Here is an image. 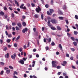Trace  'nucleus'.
I'll list each match as a JSON object with an SVG mask.
<instances>
[{
  "label": "nucleus",
  "mask_w": 78,
  "mask_h": 78,
  "mask_svg": "<svg viewBox=\"0 0 78 78\" xmlns=\"http://www.w3.org/2000/svg\"><path fill=\"white\" fill-rule=\"evenodd\" d=\"M31 5H32V7H35V4H34L33 3H32L31 4Z\"/></svg>",
  "instance_id": "nucleus-50"
},
{
  "label": "nucleus",
  "mask_w": 78,
  "mask_h": 78,
  "mask_svg": "<svg viewBox=\"0 0 78 78\" xmlns=\"http://www.w3.org/2000/svg\"><path fill=\"white\" fill-rule=\"evenodd\" d=\"M23 50V48H20L19 49V51L20 52H21Z\"/></svg>",
  "instance_id": "nucleus-40"
},
{
  "label": "nucleus",
  "mask_w": 78,
  "mask_h": 78,
  "mask_svg": "<svg viewBox=\"0 0 78 78\" xmlns=\"http://www.w3.org/2000/svg\"><path fill=\"white\" fill-rule=\"evenodd\" d=\"M34 17L36 18H38L39 17V16L37 14H36L34 16Z\"/></svg>",
  "instance_id": "nucleus-16"
},
{
  "label": "nucleus",
  "mask_w": 78,
  "mask_h": 78,
  "mask_svg": "<svg viewBox=\"0 0 78 78\" xmlns=\"http://www.w3.org/2000/svg\"><path fill=\"white\" fill-rule=\"evenodd\" d=\"M4 17L5 18H7L8 17V16L7 15H5L4 16Z\"/></svg>",
  "instance_id": "nucleus-49"
},
{
  "label": "nucleus",
  "mask_w": 78,
  "mask_h": 78,
  "mask_svg": "<svg viewBox=\"0 0 78 78\" xmlns=\"http://www.w3.org/2000/svg\"><path fill=\"white\" fill-rule=\"evenodd\" d=\"M57 29L59 30H62V29L59 27L57 26Z\"/></svg>",
  "instance_id": "nucleus-12"
},
{
  "label": "nucleus",
  "mask_w": 78,
  "mask_h": 78,
  "mask_svg": "<svg viewBox=\"0 0 78 78\" xmlns=\"http://www.w3.org/2000/svg\"><path fill=\"white\" fill-rule=\"evenodd\" d=\"M38 35V32H36V36Z\"/></svg>",
  "instance_id": "nucleus-55"
},
{
  "label": "nucleus",
  "mask_w": 78,
  "mask_h": 78,
  "mask_svg": "<svg viewBox=\"0 0 78 78\" xmlns=\"http://www.w3.org/2000/svg\"><path fill=\"white\" fill-rule=\"evenodd\" d=\"M0 64L2 65V66H4L5 63L3 62H0Z\"/></svg>",
  "instance_id": "nucleus-26"
},
{
  "label": "nucleus",
  "mask_w": 78,
  "mask_h": 78,
  "mask_svg": "<svg viewBox=\"0 0 78 78\" xmlns=\"http://www.w3.org/2000/svg\"><path fill=\"white\" fill-rule=\"evenodd\" d=\"M24 5V4H21V5L20 6V8H21V9H22V8H23V6Z\"/></svg>",
  "instance_id": "nucleus-28"
},
{
  "label": "nucleus",
  "mask_w": 78,
  "mask_h": 78,
  "mask_svg": "<svg viewBox=\"0 0 78 78\" xmlns=\"http://www.w3.org/2000/svg\"><path fill=\"white\" fill-rule=\"evenodd\" d=\"M58 13L60 14V15H63V13L61 11H59L58 12Z\"/></svg>",
  "instance_id": "nucleus-18"
},
{
  "label": "nucleus",
  "mask_w": 78,
  "mask_h": 78,
  "mask_svg": "<svg viewBox=\"0 0 78 78\" xmlns=\"http://www.w3.org/2000/svg\"><path fill=\"white\" fill-rule=\"evenodd\" d=\"M66 5H64L63 6V9H66Z\"/></svg>",
  "instance_id": "nucleus-20"
},
{
  "label": "nucleus",
  "mask_w": 78,
  "mask_h": 78,
  "mask_svg": "<svg viewBox=\"0 0 78 78\" xmlns=\"http://www.w3.org/2000/svg\"><path fill=\"white\" fill-rule=\"evenodd\" d=\"M21 9H23L24 10H26L27 9V8L25 6H24V7H23Z\"/></svg>",
  "instance_id": "nucleus-42"
},
{
  "label": "nucleus",
  "mask_w": 78,
  "mask_h": 78,
  "mask_svg": "<svg viewBox=\"0 0 78 78\" xmlns=\"http://www.w3.org/2000/svg\"><path fill=\"white\" fill-rule=\"evenodd\" d=\"M36 51V49H33V51L34 52H35Z\"/></svg>",
  "instance_id": "nucleus-63"
},
{
  "label": "nucleus",
  "mask_w": 78,
  "mask_h": 78,
  "mask_svg": "<svg viewBox=\"0 0 78 78\" xmlns=\"http://www.w3.org/2000/svg\"><path fill=\"white\" fill-rule=\"evenodd\" d=\"M57 69H60L61 68V67L60 66H58L57 67Z\"/></svg>",
  "instance_id": "nucleus-59"
},
{
  "label": "nucleus",
  "mask_w": 78,
  "mask_h": 78,
  "mask_svg": "<svg viewBox=\"0 0 78 78\" xmlns=\"http://www.w3.org/2000/svg\"><path fill=\"white\" fill-rule=\"evenodd\" d=\"M33 78H37L36 76H35L34 75L33 76Z\"/></svg>",
  "instance_id": "nucleus-61"
},
{
  "label": "nucleus",
  "mask_w": 78,
  "mask_h": 78,
  "mask_svg": "<svg viewBox=\"0 0 78 78\" xmlns=\"http://www.w3.org/2000/svg\"><path fill=\"white\" fill-rule=\"evenodd\" d=\"M44 42H46V39L45 38H44Z\"/></svg>",
  "instance_id": "nucleus-62"
},
{
  "label": "nucleus",
  "mask_w": 78,
  "mask_h": 78,
  "mask_svg": "<svg viewBox=\"0 0 78 78\" xmlns=\"http://www.w3.org/2000/svg\"><path fill=\"white\" fill-rule=\"evenodd\" d=\"M4 73V71L3 70L2 71L1 73H0V74L1 75H3V73Z\"/></svg>",
  "instance_id": "nucleus-46"
},
{
  "label": "nucleus",
  "mask_w": 78,
  "mask_h": 78,
  "mask_svg": "<svg viewBox=\"0 0 78 78\" xmlns=\"http://www.w3.org/2000/svg\"><path fill=\"white\" fill-rule=\"evenodd\" d=\"M7 36L9 37H12V35L11 34H9Z\"/></svg>",
  "instance_id": "nucleus-29"
},
{
  "label": "nucleus",
  "mask_w": 78,
  "mask_h": 78,
  "mask_svg": "<svg viewBox=\"0 0 78 78\" xmlns=\"http://www.w3.org/2000/svg\"><path fill=\"white\" fill-rule=\"evenodd\" d=\"M74 34L75 35H76L78 34V32L77 31H75L74 32Z\"/></svg>",
  "instance_id": "nucleus-23"
},
{
  "label": "nucleus",
  "mask_w": 78,
  "mask_h": 78,
  "mask_svg": "<svg viewBox=\"0 0 78 78\" xmlns=\"http://www.w3.org/2000/svg\"><path fill=\"white\" fill-rule=\"evenodd\" d=\"M51 22L53 24L55 23L57 21L55 19H52L51 20Z\"/></svg>",
  "instance_id": "nucleus-2"
},
{
  "label": "nucleus",
  "mask_w": 78,
  "mask_h": 78,
  "mask_svg": "<svg viewBox=\"0 0 78 78\" xmlns=\"http://www.w3.org/2000/svg\"><path fill=\"white\" fill-rule=\"evenodd\" d=\"M9 69H12V70H13V68L11 66H9Z\"/></svg>",
  "instance_id": "nucleus-35"
},
{
  "label": "nucleus",
  "mask_w": 78,
  "mask_h": 78,
  "mask_svg": "<svg viewBox=\"0 0 78 78\" xmlns=\"http://www.w3.org/2000/svg\"><path fill=\"white\" fill-rule=\"evenodd\" d=\"M71 39L73 41H74V37H70Z\"/></svg>",
  "instance_id": "nucleus-39"
},
{
  "label": "nucleus",
  "mask_w": 78,
  "mask_h": 78,
  "mask_svg": "<svg viewBox=\"0 0 78 78\" xmlns=\"http://www.w3.org/2000/svg\"><path fill=\"white\" fill-rule=\"evenodd\" d=\"M28 30V29L27 28H25L24 29L22 30V32L24 33L25 32H26Z\"/></svg>",
  "instance_id": "nucleus-5"
},
{
  "label": "nucleus",
  "mask_w": 78,
  "mask_h": 78,
  "mask_svg": "<svg viewBox=\"0 0 78 78\" xmlns=\"http://www.w3.org/2000/svg\"><path fill=\"white\" fill-rule=\"evenodd\" d=\"M73 43L75 46H77V43H76V42L75 41H74V42H73Z\"/></svg>",
  "instance_id": "nucleus-24"
},
{
  "label": "nucleus",
  "mask_w": 78,
  "mask_h": 78,
  "mask_svg": "<svg viewBox=\"0 0 78 78\" xmlns=\"http://www.w3.org/2000/svg\"><path fill=\"white\" fill-rule=\"evenodd\" d=\"M56 62L55 61H52V67H56L57 65L55 64Z\"/></svg>",
  "instance_id": "nucleus-4"
},
{
  "label": "nucleus",
  "mask_w": 78,
  "mask_h": 78,
  "mask_svg": "<svg viewBox=\"0 0 78 78\" xmlns=\"http://www.w3.org/2000/svg\"><path fill=\"white\" fill-rule=\"evenodd\" d=\"M11 40L10 39H8L6 40V42L8 43H9L10 41H11Z\"/></svg>",
  "instance_id": "nucleus-25"
},
{
  "label": "nucleus",
  "mask_w": 78,
  "mask_h": 78,
  "mask_svg": "<svg viewBox=\"0 0 78 78\" xmlns=\"http://www.w3.org/2000/svg\"><path fill=\"white\" fill-rule=\"evenodd\" d=\"M47 14L49 15H51L52 14L50 13L49 11H47Z\"/></svg>",
  "instance_id": "nucleus-32"
},
{
  "label": "nucleus",
  "mask_w": 78,
  "mask_h": 78,
  "mask_svg": "<svg viewBox=\"0 0 78 78\" xmlns=\"http://www.w3.org/2000/svg\"><path fill=\"white\" fill-rule=\"evenodd\" d=\"M14 46L15 47H17V44L16 43L14 44Z\"/></svg>",
  "instance_id": "nucleus-54"
},
{
  "label": "nucleus",
  "mask_w": 78,
  "mask_h": 78,
  "mask_svg": "<svg viewBox=\"0 0 78 78\" xmlns=\"http://www.w3.org/2000/svg\"><path fill=\"white\" fill-rule=\"evenodd\" d=\"M12 34L13 35H14L16 34V33L15 32H12Z\"/></svg>",
  "instance_id": "nucleus-58"
},
{
  "label": "nucleus",
  "mask_w": 78,
  "mask_h": 78,
  "mask_svg": "<svg viewBox=\"0 0 78 78\" xmlns=\"http://www.w3.org/2000/svg\"><path fill=\"white\" fill-rule=\"evenodd\" d=\"M66 56L67 57H68V58H69V55L68 54V53H67L66 54Z\"/></svg>",
  "instance_id": "nucleus-43"
},
{
  "label": "nucleus",
  "mask_w": 78,
  "mask_h": 78,
  "mask_svg": "<svg viewBox=\"0 0 78 78\" xmlns=\"http://www.w3.org/2000/svg\"><path fill=\"white\" fill-rule=\"evenodd\" d=\"M25 18H26V17H25V16H22V18H23V19H25Z\"/></svg>",
  "instance_id": "nucleus-57"
},
{
  "label": "nucleus",
  "mask_w": 78,
  "mask_h": 78,
  "mask_svg": "<svg viewBox=\"0 0 78 78\" xmlns=\"http://www.w3.org/2000/svg\"><path fill=\"white\" fill-rule=\"evenodd\" d=\"M11 16L12 18H13L15 16V14L13 13H12L11 14Z\"/></svg>",
  "instance_id": "nucleus-31"
},
{
  "label": "nucleus",
  "mask_w": 78,
  "mask_h": 78,
  "mask_svg": "<svg viewBox=\"0 0 78 78\" xmlns=\"http://www.w3.org/2000/svg\"><path fill=\"white\" fill-rule=\"evenodd\" d=\"M47 50H48L49 49V48L47 46V47L45 48Z\"/></svg>",
  "instance_id": "nucleus-51"
},
{
  "label": "nucleus",
  "mask_w": 78,
  "mask_h": 78,
  "mask_svg": "<svg viewBox=\"0 0 78 78\" xmlns=\"http://www.w3.org/2000/svg\"><path fill=\"white\" fill-rule=\"evenodd\" d=\"M70 58L71 60H73V57H70Z\"/></svg>",
  "instance_id": "nucleus-52"
},
{
  "label": "nucleus",
  "mask_w": 78,
  "mask_h": 78,
  "mask_svg": "<svg viewBox=\"0 0 78 78\" xmlns=\"http://www.w3.org/2000/svg\"><path fill=\"white\" fill-rule=\"evenodd\" d=\"M66 22L67 24H68L69 23V21L67 20H66Z\"/></svg>",
  "instance_id": "nucleus-60"
},
{
  "label": "nucleus",
  "mask_w": 78,
  "mask_h": 78,
  "mask_svg": "<svg viewBox=\"0 0 78 78\" xmlns=\"http://www.w3.org/2000/svg\"><path fill=\"white\" fill-rule=\"evenodd\" d=\"M15 74L16 75H17V73L16 72V71H15L14 73V74H13V75H15Z\"/></svg>",
  "instance_id": "nucleus-48"
},
{
  "label": "nucleus",
  "mask_w": 78,
  "mask_h": 78,
  "mask_svg": "<svg viewBox=\"0 0 78 78\" xmlns=\"http://www.w3.org/2000/svg\"><path fill=\"white\" fill-rule=\"evenodd\" d=\"M16 53H14L13 54V55H11V58L12 59H15V58H16Z\"/></svg>",
  "instance_id": "nucleus-3"
},
{
  "label": "nucleus",
  "mask_w": 78,
  "mask_h": 78,
  "mask_svg": "<svg viewBox=\"0 0 78 78\" xmlns=\"http://www.w3.org/2000/svg\"><path fill=\"white\" fill-rule=\"evenodd\" d=\"M16 30H20V28L18 27H16Z\"/></svg>",
  "instance_id": "nucleus-34"
},
{
  "label": "nucleus",
  "mask_w": 78,
  "mask_h": 78,
  "mask_svg": "<svg viewBox=\"0 0 78 78\" xmlns=\"http://www.w3.org/2000/svg\"><path fill=\"white\" fill-rule=\"evenodd\" d=\"M47 40H48V41L49 42H50L51 41V38H48V39L47 38Z\"/></svg>",
  "instance_id": "nucleus-13"
},
{
  "label": "nucleus",
  "mask_w": 78,
  "mask_h": 78,
  "mask_svg": "<svg viewBox=\"0 0 78 78\" xmlns=\"http://www.w3.org/2000/svg\"><path fill=\"white\" fill-rule=\"evenodd\" d=\"M14 2L15 3V4L16 5L18 6H19V4H18V2L15 0L14 1Z\"/></svg>",
  "instance_id": "nucleus-9"
},
{
  "label": "nucleus",
  "mask_w": 78,
  "mask_h": 78,
  "mask_svg": "<svg viewBox=\"0 0 78 78\" xmlns=\"http://www.w3.org/2000/svg\"><path fill=\"white\" fill-rule=\"evenodd\" d=\"M59 19L60 20H63V19H64V17H58Z\"/></svg>",
  "instance_id": "nucleus-21"
},
{
  "label": "nucleus",
  "mask_w": 78,
  "mask_h": 78,
  "mask_svg": "<svg viewBox=\"0 0 78 78\" xmlns=\"http://www.w3.org/2000/svg\"><path fill=\"white\" fill-rule=\"evenodd\" d=\"M71 50L73 51H75V49L74 48H71Z\"/></svg>",
  "instance_id": "nucleus-41"
},
{
  "label": "nucleus",
  "mask_w": 78,
  "mask_h": 78,
  "mask_svg": "<svg viewBox=\"0 0 78 78\" xmlns=\"http://www.w3.org/2000/svg\"><path fill=\"white\" fill-rule=\"evenodd\" d=\"M34 31V32H35L36 31V29L35 28H34L33 29Z\"/></svg>",
  "instance_id": "nucleus-64"
},
{
  "label": "nucleus",
  "mask_w": 78,
  "mask_h": 78,
  "mask_svg": "<svg viewBox=\"0 0 78 78\" xmlns=\"http://www.w3.org/2000/svg\"><path fill=\"white\" fill-rule=\"evenodd\" d=\"M0 14L1 16H3L4 15V13L3 12L1 11V12H0Z\"/></svg>",
  "instance_id": "nucleus-19"
},
{
  "label": "nucleus",
  "mask_w": 78,
  "mask_h": 78,
  "mask_svg": "<svg viewBox=\"0 0 78 78\" xmlns=\"http://www.w3.org/2000/svg\"><path fill=\"white\" fill-rule=\"evenodd\" d=\"M0 42L1 43V44H2L3 43V40H2L1 39L0 40Z\"/></svg>",
  "instance_id": "nucleus-53"
},
{
  "label": "nucleus",
  "mask_w": 78,
  "mask_h": 78,
  "mask_svg": "<svg viewBox=\"0 0 78 78\" xmlns=\"http://www.w3.org/2000/svg\"><path fill=\"white\" fill-rule=\"evenodd\" d=\"M19 62L20 63H21V64H24V61L23 60H21L20 61H19Z\"/></svg>",
  "instance_id": "nucleus-7"
},
{
  "label": "nucleus",
  "mask_w": 78,
  "mask_h": 78,
  "mask_svg": "<svg viewBox=\"0 0 78 78\" xmlns=\"http://www.w3.org/2000/svg\"><path fill=\"white\" fill-rule=\"evenodd\" d=\"M23 48H24V49H26V48H27L26 46L25 45H24L23 46Z\"/></svg>",
  "instance_id": "nucleus-56"
},
{
  "label": "nucleus",
  "mask_w": 78,
  "mask_h": 78,
  "mask_svg": "<svg viewBox=\"0 0 78 78\" xmlns=\"http://www.w3.org/2000/svg\"><path fill=\"white\" fill-rule=\"evenodd\" d=\"M41 18L42 19V20H43L44 19V16H43V14L41 15Z\"/></svg>",
  "instance_id": "nucleus-44"
},
{
  "label": "nucleus",
  "mask_w": 78,
  "mask_h": 78,
  "mask_svg": "<svg viewBox=\"0 0 78 78\" xmlns=\"http://www.w3.org/2000/svg\"><path fill=\"white\" fill-rule=\"evenodd\" d=\"M49 10H50V12L51 13H52V12H54L53 9H50Z\"/></svg>",
  "instance_id": "nucleus-11"
},
{
  "label": "nucleus",
  "mask_w": 78,
  "mask_h": 78,
  "mask_svg": "<svg viewBox=\"0 0 78 78\" xmlns=\"http://www.w3.org/2000/svg\"><path fill=\"white\" fill-rule=\"evenodd\" d=\"M17 25L20 28H21L22 27L21 24L20 23H18L17 24Z\"/></svg>",
  "instance_id": "nucleus-8"
},
{
  "label": "nucleus",
  "mask_w": 78,
  "mask_h": 78,
  "mask_svg": "<svg viewBox=\"0 0 78 78\" xmlns=\"http://www.w3.org/2000/svg\"><path fill=\"white\" fill-rule=\"evenodd\" d=\"M51 28L52 30H56V28H55V27H51Z\"/></svg>",
  "instance_id": "nucleus-17"
},
{
  "label": "nucleus",
  "mask_w": 78,
  "mask_h": 78,
  "mask_svg": "<svg viewBox=\"0 0 78 78\" xmlns=\"http://www.w3.org/2000/svg\"><path fill=\"white\" fill-rule=\"evenodd\" d=\"M20 37V35L18 36V37H17L16 39V41H17V40H19V38Z\"/></svg>",
  "instance_id": "nucleus-15"
},
{
  "label": "nucleus",
  "mask_w": 78,
  "mask_h": 78,
  "mask_svg": "<svg viewBox=\"0 0 78 78\" xmlns=\"http://www.w3.org/2000/svg\"><path fill=\"white\" fill-rule=\"evenodd\" d=\"M75 18L77 19V20H78V16L76 15L75 16Z\"/></svg>",
  "instance_id": "nucleus-45"
},
{
  "label": "nucleus",
  "mask_w": 78,
  "mask_h": 78,
  "mask_svg": "<svg viewBox=\"0 0 78 78\" xmlns=\"http://www.w3.org/2000/svg\"><path fill=\"white\" fill-rule=\"evenodd\" d=\"M49 6L48 4H46L45 5V7L46 8H48Z\"/></svg>",
  "instance_id": "nucleus-30"
},
{
  "label": "nucleus",
  "mask_w": 78,
  "mask_h": 78,
  "mask_svg": "<svg viewBox=\"0 0 78 78\" xmlns=\"http://www.w3.org/2000/svg\"><path fill=\"white\" fill-rule=\"evenodd\" d=\"M4 49L5 51H6L7 49V48L6 47H5L4 48Z\"/></svg>",
  "instance_id": "nucleus-47"
},
{
  "label": "nucleus",
  "mask_w": 78,
  "mask_h": 78,
  "mask_svg": "<svg viewBox=\"0 0 78 78\" xmlns=\"http://www.w3.org/2000/svg\"><path fill=\"white\" fill-rule=\"evenodd\" d=\"M51 44L52 46H54L55 45V43H54V42H52L51 43Z\"/></svg>",
  "instance_id": "nucleus-37"
},
{
  "label": "nucleus",
  "mask_w": 78,
  "mask_h": 78,
  "mask_svg": "<svg viewBox=\"0 0 78 78\" xmlns=\"http://www.w3.org/2000/svg\"><path fill=\"white\" fill-rule=\"evenodd\" d=\"M3 9H4L5 11L7 9V8L5 6L4 7H3Z\"/></svg>",
  "instance_id": "nucleus-38"
},
{
  "label": "nucleus",
  "mask_w": 78,
  "mask_h": 78,
  "mask_svg": "<svg viewBox=\"0 0 78 78\" xmlns=\"http://www.w3.org/2000/svg\"><path fill=\"white\" fill-rule=\"evenodd\" d=\"M10 72V70H6V73H7V74H9V73Z\"/></svg>",
  "instance_id": "nucleus-22"
},
{
  "label": "nucleus",
  "mask_w": 78,
  "mask_h": 78,
  "mask_svg": "<svg viewBox=\"0 0 78 78\" xmlns=\"http://www.w3.org/2000/svg\"><path fill=\"white\" fill-rule=\"evenodd\" d=\"M67 64V62L66 61H64L63 63H62V65L63 66H65Z\"/></svg>",
  "instance_id": "nucleus-6"
},
{
  "label": "nucleus",
  "mask_w": 78,
  "mask_h": 78,
  "mask_svg": "<svg viewBox=\"0 0 78 78\" xmlns=\"http://www.w3.org/2000/svg\"><path fill=\"white\" fill-rule=\"evenodd\" d=\"M22 24L23 25V26H24H24H26V23L24 22L23 23H22Z\"/></svg>",
  "instance_id": "nucleus-14"
},
{
  "label": "nucleus",
  "mask_w": 78,
  "mask_h": 78,
  "mask_svg": "<svg viewBox=\"0 0 78 78\" xmlns=\"http://www.w3.org/2000/svg\"><path fill=\"white\" fill-rule=\"evenodd\" d=\"M12 24L13 26H14L16 25V23L15 22H12Z\"/></svg>",
  "instance_id": "nucleus-36"
},
{
  "label": "nucleus",
  "mask_w": 78,
  "mask_h": 78,
  "mask_svg": "<svg viewBox=\"0 0 78 78\" xmlns=\"http://www.w3.org/2000/svg\"><path fill=\"white\" fill-rule=\"evenodd\" d=\"M54 3L53 0H51V4L52 5H53Z\"/></svg>",
  "instance_id": "nucleus-33"
},
{
  "label": "nucleus",
  "mask_w": 78,
  "mask_h": 78,
  "mask_svg": "<svg viewBox=\"0 0 78 78\" xmlns=\"http://www.w3.org/2000/svg\"><path fill=\"white\" fill-rule=\"evenodd\" d=\"M58 47H59V48H60L61 49L62 48V45L61 44H59Z\"/></svg>",
  "instance_id": "nucleus-27"
},
{
  "label": "nucleus",
  "mask_w": 78,
  "mask_h": 78,
  "mask_svg": "<svg viewBox=\"0 0 78 78\" xmlns=\"http://www.w3.org/2000/svg\"><path fill=\"white\" fill-rule=\"evenodd\" d=\"M36 11L37 13H39L40 11H41V9L40 7L39 6H38V8L36 9Z\"/></svg>",
  "instance_id": "nucleus-1"
},
{
  "label": "nucleus",
  "mask_w": 78,
  "mask_h": 78,
  "mask_svg": "<svg viewBox=\"0 0 78 78\" xmlns=\"http://www.w3.org/2000/svg\"><path fill=\"white\" fill-rule=\"evenodd\" d=\"M9 53H7V54L5 55V57L6 58H9Z\"/></svg>",
  "instance_id": "nucleus-10"
}]
</instances>
